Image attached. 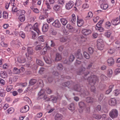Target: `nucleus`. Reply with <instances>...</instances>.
Instances as JSON below:
<instances>
[{"mask_svg":"<svg viewBox=\"0 0 120 120\" xmlns=\"http://www.w3.org/2000/svg\"><path fill=\"white\" fill-rule=\"evenodd\" d=\"M104 95L102 94H101L98 95V101H101L104 98Z\"/></svg>","mask_w":120,"mask_h":120,"instance_id":"obj_45","label":"nucleus"},{"mask_svg":"<svg viewBox=\"0 0 120 120\" xmlns=\"http://www.w3.org/2000/svg\"><path fill=\"white\" fill-rule=\"evenodd\" d=\"M74 89L76 91L80 92L83 97L86 95H87L89 94V92L86 89L84 90L82 87L81 88L80 85L79 84L76 85L74 86Z\"/></svg>","mask_w":120,"mask_h":120,"instance_id":"obj_2","label":"nucleus"},{"mask_svg":"<svg viewBox=\"0 0 120 120\" xmlns=\"http://www.w3.org/2000/svg\"><path fill=\"white\" fill-rule=\"evenodd\" d=\"M58 98L54 96H51L50 97V101L53 103H56V102Z\"/></svg>","mask_w":120,"mask_h":120,"instance_id":"obj_25","label":"nucleus"},{"mask_svg":"<svg viewBox=\"0 0 120 120\" xmlns=\"http://www.w3.org/2000/svg\"><path fill=\"white\" fill-rule=\"evenodd\" d=\"M32 27V26L30 24H28L26 26L25 28V30L27 31H30Z\"/></svg>","mask_w":120,"mask_h":120,"instance_id":"obj_26","label":"nucleus"},{"mask_svg":"<svg viewBox=\"0 0 120 120\" xmlns=\"http://www.w3.org/2000/svg\"><path fill=\"white\" fill-rule=\"evenodd\" d=\"M27 54L30 55H32L34 53V51L32 48L28 47L27 49Z\"/></svg>","mask_w":120,"mask_h":120,"instance_id":"obj_23","label":"nucleus"},{"mask_svg":"<svg viewBox=\"0 0 120 120\" xmlns=\"http://www.w3.org/2000/svg\"><path fill=\"white\" fill-rule=\"evenodd\" d=\"M82 34L85 35H87L91 33V31L89 29H83L82 31Z\"/></svg>","mask_w":120,"mask_h":120,"instance_id":"obj_12","label":"nucleus"},{"mask_svg":"<svg viewBox=\"0 0 120 120\" xmlns=\"http://www.w3.org/2000/svg\"><path fill=\"white\" fill-rule=\"evenodd\" d=\"M43 59L46 63L50 64L52 63L51 60L48 57L46 56L43 57Z\"/></svg>","mask_w":120,"mask_h":120,"instance_id":"obj_22","label":"nucleus"},{"mask_svg":"<svg viewBox=\"0 0 120 120\" xmlns=\"http://www.w3.org/2000/svg\"><path fill=\"white\" fill-rule=\"evenodd\" d=\"M109 105L111 106L115 105L116 104V101L114 98H112L109 101Z\"/></svg>","mask_w":120,"mask_h":120,"instance_id":"obj_20","label":"nucleus"},{"mask_svg":"<svg viewBox=\"0 0 120 120\" xmlns=\"http://www.w3.org/2000/svg\"><path fill=\"white\" fill-rule=\"evenodd\" d=\"M77 23L78 26H81L83 24L84 21L83 19H79V17L78 15L77 16Z\"/></svg>","mask_w":120,"mask_h":120,"instance_id":"obj_9","label":"nucleus"},{"mask_svg":"<svg viewBox=\"0 0 120 120\" xmlns=\"http://www.w3.org/2000/svg\"><path fill=\"white\" fill-rule=\"evenodd\" d=\"M93 14L90 11L88 13V16L86 18V20L91 19L93 16Z\"/></svg>","mask_w":120,"mask_h":120,"instance_id":"obj_33","label":"nucleus"},{"mask_svg":"<svg viewBox=\"0 0 120 120\" xmlns=\"http://www.w3.org/2000/svg\"><path fill=\"white\" fill-rule=\"evenodd\" d=\"M72 18L70 19L69 20L72 25L74 24L76 22V17L75 15L72 14Z\"/></svg>","mask_w":120,"mask_h":120,"instance_id":"obj_14","label":"nucleus"},{"mask_svg":"<svg viewBox=\"0 0 120 120\" xmlns=\"http://www.w3.org/2000/svg\"><path fill=\"white\" fill-rule=\"evenodd\" d=\"M19 19L21 22H24L25 20V17L24 15L19 16Z\"/></svg>","mask_w":120,"mask_h":120,"instance_id":"obj_43","label":"nucleus"},{"mask_svg":"<svg viewBox=\"0 0 120 120\" xmlns=\"http://www.w3.org/2000/svg\"><path fill=\"white\" fill-rule=\"evenodd\" d=\"M85 69V68L82 67L77 72V74L78 75H80L83 73Z\"/></svg>","mask_w":120,"mask_h":120,"instance_id":"obj_27","label":"nucleus"},{"mask_svg":"<svg viewBox=\"0 0 120 120\" xmlns=\"http://www.w3.org/2000/svg\"><path fill=\"white\" fill-rule=\"evenodd\" d=\"M8 113H9L11 114L14 111V109L12 108H11L7 110Z\"/></svg>","mask_w":120,"mask_h":120,"instance_id":"obj_58","label":"nucleus"},{"mask_svg":"<svg viewBox=\"0 0 120 120\" xmlns=\"http://www.w3.org/2000/svg\"><path fill=\"white\" fill-rule=\"evenodd\" d=\"M97 80V77L94 75H91L88 78L87 80L89 84L91 86L90 89L91 91L92 92H94L95 91V88L94 85Z\"/></svg>","mask_w":120,"mask_h":120,"instance_id":"obj_1","label":"nucleus"},{"mask_svg":"<svg viewBox=\"0 0 120 120\" xmlns=\"http://www.w3.org/2000/svg\"><path fill=\"white\" fill-rule=\"evenodd\" d=\"M57 68L58 70H62L63 68V67L62 64L59 63L57 64Z\"/></svg>","mask_w":120,"mask_h":120,"instance_id":"obj_40","label":"nucleus"},{"mask_svg":"<svg viewBox=\"0 0 120 120\" xmlns=\"http://www.w3.org/2000/svg\"><path fill=\"white\" fill-rule=\"evenodd\" d=\"M52 24L54 27L56 28H59L61 26V24L58 19L55 20Z\"/></svg>","mask_w":120,"mask_h":120,"instance_id":"obj_7","label":"nucleus"},{"mask_svg":"<svg viewBox=\"0 0 120 120\" xmlns=\"http://www.w3.org/2000/svg\"><path fill=\"white\" fill-rule=\"evenodd\" d=\"M19 35L22 38L24 39L25 37V33L22 31H20L19 33Z\"/></svg>","mask_w":120,"mask_h":120,"instance_id":"obj_55","label":"nucleus"},{"mask_svg":"<svg viewBox=\"0 0 120 120\" xmlns=\"http://www.w3.org/2000/svg\"><path fill=\"white\" fill-rule=\"evenodd\" d=\"M111 22L113 25H117L120 23V20L118 18H117L112 19L111 21Z\"/></svg>","mask_w":120,"mask_h":120,"instance_id":"obj_11","label":"nucleus"},{"mask_svg":"<svg viewBox=\"0 0 120 120\" xmlns=\"http://www.w3.org/2000/svg\"><path fill=\"white\" fill-rule=\"evenodd\" d=\"M36 63L38 65L42 66L44 64L43 62L41 60L37 59L36 61Z\"/></svg>","mask_w":120,"mask_h":120,"instance_id":"obj_48","label":"nucleus"},{"mask_svg":"<svg viewBox=\"0 0 120 120\" xmlns=\"http://www.w3.org/2000/svg\"><path fill=\"white\" fill-rule=\"evenodd\" d=\"M17 60L20 63H24L26 62V59L23 56H20L18 58Z\"/></svg>","mask_w":120,"mask_h":120,"instance_id":"obj_13","label":"nucleus"},{"mask_svg":"<svg viewBox=\"0 0 120 120\" xmlns=\"http://www.w3.org/2000/svg\"><path fill=\"white\" fill-rule=\"evenodd\" d=\"M13 72L14 74H18L20 73V71L19 69L15 67L14 68Z\"/></svg>","mask_w":120,"mask_h":120,"instance_id":"obj_41","label":"nucleus"},{"mask_svg":"<svg viewBox=\"0 0 120 120\" xmlns=\"http://www.w3.org/2000/svg\"><path fill=\"white\" fill-rule=\"evenodd\" d=\"M68 108L70 110L73 111L75 109L74 103H71L68 105Z\"/></svg>","mask_w":120,"mask_h":120,"instance_id":"obj_19","label":"nucleus"},{"mask_svg":"<svg viewBox=\"0 0 120 120\" xmlns=\"http://www.w3.org/2000/svg\"><path fill=\"white\" fill-rule=\"evenodd\" d=\"M61 56L60 54L59 53H57L56 54V57L55 60L56 61H59L61 59Z\"/></svg>","mask_w":120,"mask_h":120,"instance_id":"obj_35","label":"nucleus"},{"mask_svg":"<svg viewBox=\"0 0 120 120\" xmlns=\"http://www.w3.org/2000/svg\"><path fill=\"white\" fill-rule=\"evenodd\" d=\"M101 8L103 10L107 9L108 7V4H105L102 3L100 6Z\"/></svg>","mask_w":120,"mask_h":120,"instance_id":"obj_30","label":"nucleus"},{"mask_svg":"<svg viewBox=\"0 0 120 120\" xmlns=\"http://www.w3.org/2000/svg\"><path fill=\"white\" fill-rule=\"evenodd\" d=\"M37 80L35 79H31L29 82L30 86H32L35 84L37 82Z\"/></svg>","mask_w":120,"mask_h":120,"instance_id":"obj_38","label":"nucleus"},{"mask_svg":"<svg viewBox=\"0 0 120 120\" xmlns=\"http://www.w3.org/2000/svg\"><path fill=\"white\" fill-rule=\"evenodd\" d=\"M70 84V82L68 81L63 82L62 83V85L64 86L67 87Z\"/></svg>","mask_w":120,"mask_h":120,"instance_id":"obj_59","label":"nucleus"},{"mask_svg":"<svg viewBox=\"0 0 120 120\" xmlns=\"http://www.w3.org/2000/svg\"><path fill=\"white\" fill-rule=\"evenodd\" d=\"M43 98L44 100L45 101H50V98H49L47 97L46 95H44L43 97H42L41 98Z\"/></svg>","mask_w":120,"mask_h":120,"instance_id":"obj_44","label":"nucleus"},{"mask_svg":"<svg viewBox=\"0 0 120 120\" xmlns=\"http://www.w3.org/2000/svg\"><path fill=\"white\" fill-rule=\"evenodd\" d=\"M5 95V91L3 89L0 90V96L3 97H4Z\"/></svg>","mask_w":120,"mask_h":120,"instance_id":"obj_34","label":"nucleus"},{"mask_svg":"<svg viewBox=\"0 0 120 120\" xmlns=\"http://www.w3.org/2000/svg\"><path fill=\"white\" fill-rule=\"evenodd\" d=\"M60 20L61 24L64 26L66 25L68 22L67 19L66 18H61Z\"/></svg>","mask_w":120,"mask_h":120,"instance_id":"obj_18","label":"nucleus"},{"mask_svg":"<svg viewBox=\"0 0 120 120\" xmlns=\"http://www.w3.org/2000/svg\"><path fill=\"white\" fill-rule=\"evenodd\" d=\"M45 90L44 89H41L38 93V95L39 96L38 98H40L44 96V94L45 93Z\"/></svg>","mask_w":120,"mask_h":120,"instance_id":"obj_24","label":"nucleus"},{"mask_svg":"<svg viewBox=\"0 0 120 120\" xmlns=\"http://www.w3.org/2000/svg\"><path fill=\"white\" fill-rule=\"evenodd\" d=\"M86 101L88 103H92L94 99L92 98L89 97L86 98Z\"/></svg>","mask_w":120,"mask_h":120,"instance_id":"obj_42","label":"nucleus"},{"mask_svg":"<svg viewBox=\"0 0 120 120\" xmlns=\"http://www.w3.org/2000/svg\"><path fill=\"white\" fill-rule=\"evenodd\" d=\"M79 112L80 113H82L83 109L86 107V105L84 102L80 101L79 103Z\"/></svg>","mask_w":120,"mask_h":120,"instance_id":"obj_5","label":"nucleus"},{"mask_svg":"<svg viewBox=\"0 0 120 120\" xmlns=\"http://www.w3.org/2000/svg\"><path fill=\"white\" fill-rule=\"evenodd\" d=\"M38 26L37 23H36L33 27V30L34 31H32V38L34 39L36 38L40 33Z\"/></svg>","mask_w":120,"mask_h":120,"instance_id":"obj_3","label":"nucleus"},{"mask_svg":"<svg viewBox=\"0 0 120 120\" xmlns=\"http://www.w3.org/2000/svg\"><path fill=\"white\" fill-rule=\"evenodd\" d=\"M108 76L110 77L112 73V70L111 69H109L107 71Z\"/></svg>","mask_w":120,"mask_h":120,"instance_id":"obj_56","label":"nucleus"},{"mask_svg":"<svg viewBox=\"0 0 120 120\" xmlns=\"http://www.w3.org/2000/svg\"><path fill=\"white\" fill-rule=\"evenodd\" d=\"M49 28V26L47 24H44L42 27V30L43 32H46L48 30Z\"/></svg>","mask_w":120,"mask_h":120,"instance_id":"obj_17","label":"nucleus"},{"mask_svg":"<svg viewBox=\"0 0 120 120\" xmlns=\"http://www.w3.org/2000/svg\"><path fill=\"white\" fill-rule=\"evenodd\" d=\"M74 3L72 1H70L66 3L65 5V8L67 10H69L72 8L74 5Z\"/></svg>","mask_w":120,"mask_h":120,"instance_id":"obj_6","label":"nucleus"},{"mask_svg":"<svg viewBox=\"0 0 120 120\" xmlns=\"http://www.w3.org/2000/svg\"><path fill=\"white\" fill-rule=\"evenodd\" d=\"M63 118V115L59 113H57L55 116V120H62Z\"/></svg>","mask_w":120,"mask_h":120,"instance_id":"obj_16","label":"nucleus"},{"mask_svg":"<svg viewBox=\"0 0 120 120\" xmlns=\"http://www.w3.org/2000/svg\"><path fill=\"white\" fill-rule=\"evenodd\" d=\"M38 85L41 87H43L44 86L43 81L41 79H39L38 80Z\"/></svg>","mask_w":120,"mask_h":120,"instance_id":"obj_53","label":"nucleus"},{"mask_svg":"<svg viewBox=\"0 0 120 120\" xmlns=\"http://www.w3.org/2000/svg\"><path fill=\"white\" fill-rule=\"evenodd\" d=\"M82 4V2L80 0H77L75 3V5L76 6H78L81 5Z\"/></svg>","mask_w":120,"mask_h":120,"instance_id":"obj_60","label":"nucleus"},{"mask_svg":"<svg viewBox=\"0 0 120 120\" xmlns=\"http://www.w3.org/2000/svg\"><path fill=\"white\" fill-rule=\"evenodd\" d=\"M26 56L27 59L30 61H31L32 60V57L31 55H29V54H27V53L26 54Z\"/></svg>","mask_w":120,"mask_h":120,"instance_id":"obj_63","label":"nucleus"},{"mask_svg":"<svg viewBox=\"0 0 120 120\" xmlns=\"http://www.w3.org/2000/svg\"><path fill=\"white\" fill-rule=\"evenodd\" d=\"M45 70V68H41L39 71V73L41 74H42Z\"/></svg>","mask_w":120,"mask_h":120,"instance_id":"obj_62","label":"nucleus"},{"mask_svg":"<svg viewBox=\"0 0 120 120\" xmlns=\"http://www.w3.org/2000/svg\"><path fill=\"white\" fill-rule=\"evenodd\" d=\"M84 57L86 59H89L90 58L89 55L86 52H85L83 53Z\"/></svg>","mask_w":120,"mask_h":120,"instance_id":"obj_54","label":"nucleus"},{"mask_svg":"<svg viewBox=\"0 0 120 120\" xmlns=\"http://www.w3.org/2000/svg\"><path fill=\"white\" fill-rule=\"evenodd\" d=\"M60 9V6L58 4H56L53 7L54 10L56 11H59Z\"/></svg>","mask_w":120,"mask_h":120,"instance_id":"obj_29","label":"nucleus"},{"mask_svg":"<svg viewBox=\"0 0 120 120\" xmlns=\"http://www.w3.org/2000/svg\"><path fill=\"white\" fill-rule=\"evenodd\" d=\"M38 40L41 42H44L45 40V37L43 36H40L38 38Z\"/></svg>","mask_w":120,"mask_h":120,"instance_id":"obj_51","label":"nucleus"},{"mask_svg":"<svg viewBox=\"0 0 120 120\" xmlns=\"http://www.w3.org/2000/svg\"><path fill=\"white\" fill-rule=\"evenodd\" d=\"M8 13L5 11H4L3 13V16L4 18H8Z\"/></svg>","mask_w":120,"mask_h":120,"instance_id":"obj_61","label":"nucleus"},{"mask_svg":"<svg viewBox=\"0 0 120 120\" xmlns=\"http://www.w3.org/2000/svg\"><path fill=\"white\" fill-rule=\"evenodd\" d=\"M50 34L52 35H55L57 34V32L55 29L51 28L50 29Z\"/></svg>","mask_w":120,"mask_h":120,"instance_id":"obj_28","label":"nucleus"},{"mask_svg":"<svg viewBox=\"0 0 120 120\" xmlns=\"http://www.w3.org/2000/svg\"><path fill=\"white\" fill-rule=\"evenodd\" d=\"M120 91L119 90L116 89L114 90L113 92V94L115 96H117L119 94Z\"/></svg>","mask_w":120,"mask_h":120,"instance_id":"obj_52","label":"nucleus"},{"mask_svg":"<svg viewBox=\"0 0 120 120\" xmlns=\"http://www.w3.org/2000/svg\"><path fill=\"white\" fill-rule=\"evenodd\" d=\"M60 41L61 42H66V43L69 42L70 40L68 39L67 37H63L60 38Z\"/></svg>","mask_w":120,"mask_h":120,"instance_id":"obj_21","label":"nucleus"},{"mask_svg":"<svg viewBox=\"0 0 120 120\" xmlns=\"http://www.w3.org/2000/svg\"><path fill=\"white\" fill-rule=\"evenodd\" d=\"M109 115L112 119L116 118L118 116V111L116 109H112L110 112Z\"/></svg>","mask_w":120,"mask_h":120,"instance_id":"obj_4","label":"nucleus"},{"mask_svg":"<svg viewBox=\"0 0 120 120\" xmlns=\"http://www.w3.org/2000/svg\"><path fill=\"white\" fill-rule=\"evenodd\" d=\"M75 55L76 58L80 59H81L83 58V56L81 52V51L80 49H78L76 53H75Z\"/></svg>","mask_w":120,"mask_h":120,"instance_id":"obj_10","label":"nucleus"},{"mask_svg":"<svg viewBox=\"0 0 120 120\" xmlns=\"http://www.w3.org/2000/svg\"><path fill=\"white\" fill-rule=\"evenodd\" d=\"M75 58V57L73 55H71L70 56L69 58V60L71 63L73 61Z\"/></svg>","mask_w":120,"mask_h":120,"instance_id":"obj_46","label":"nucleus"},{"mask_svg":"<svg viewBox=\"0 0 120 120\" xmlns=\"http://www.w3.org/2000/svg\"><path fill=\"white\" fill-rule=\"evenodd\" d=\"M97 44V46L98 49L100 50H102L103 49L104 46V44Z\"/></svg>","mask_w":120,"mask_h":120,"instance_id":"obj_39","label":"nucleus"},{"mask_svg":"<svg viewBox=\"0 0 120 120\" xmlns=\"http://www.w3.org/2000/svg\"><path fill=\"white\" fill-rule=\"evenodd\" d=\"M66 27L69 29V30L70 32H71L72 31V30L73 29V27L70 24H68Z\"/></svg>","mask_w":120,"mask_h":120,"instance_id":"obj_50","label":"nucleus"},{"mask_svg":"<svg viewBox=\"0 0 120 120\" xmlns=\"http://www.w3.org/2000/svg\"><path fill=\"white\" fill-rule=\"evenodd\" d=\"M111 22L109 21L106 22L105 23V27L107 28H109L111 26Z\"/></svg>","mask_w":120,"mask_h":120,"instance_id":"obj_57","label":"nucleus"},{"mask_svg":"<svg viewBox=\"0 0 120 120\" xmlns=\"http://www.w3.org/2000/svg\"><path fill=\"white\" fill-rule=\"evenodd\" d=\"M54 2V0H46L45 4L47 6V8L49 9H50L51 8L49 4H52Z\"/></svg>","mask_w":120,"mask_h":120,"instance_id":"obj_15","label":"nucleus"},{"mask_svg":"<svg viewBox=\"0 0 120 120\" xmlns=\"http://www.w3.org/2000/svg\"><path fill=\"white\" fill-rule=\"evenodd\" d=\"M25 13V11L24 10H18L17 13V15L20 16L24 15Z\"/></svg>","mask_w":120,"mask_h":120,"instance_id":"obj_31","label":"nucleus"},{"mask_svg":"<svg viewBox=\"0 0 120 120\" xmlns=\"http://www.w3.org/2000/svg\"><path fill=\"white\" fill-rule=\"evenodd\" d=\"M0 75L1 77L3 78H6L7 76V74L5 71H1Z\"/></svg>","mask_w":120,"mask_h":120,"instance_id":"obj_32","label":"nucleus"},{"mask_svg":"<svg viewBox=\"0 0 120 120\" xmlns=\"http://www.w3.org/2000/svg\"><path fill=\"white\" fill-rule=\"evenodd\" d=\"M93 116L94 118L98 120L100 119L101 117V115L96 114H94Z\"/></svg>","mask_w":120,"mask_h":120,"instance_id":"obj_47","label":"nucleus"},{"mask_svg":"<svg viewBox=\"0 0 120 120\" xmlns=\"http://www.w3.org/2000/svg\"><path fill=\"white\" fill-rule=\"evenodd\" d=\"M107 62L109 65H112L114 64V60L112 58H110L108 60Z\"/></svg>","mask_w":120,"mask_h":120,"instance_id":"obj_37","label":"nucleus"},{"mask_svg":"<svg viewBox=\"0 0 120 120\" xmlns=\"http://www.w3.org/2000/svg\"><path fill=\"white\" fill-rule=\"evenodd\" d=\"M38 43L37 41L35 42V44L36 45L35 46V49L36 51H38L41 49L43 48L45 45L44 44H42L39 45H37Z\"/></svg>","mask_w":120,"mask_h":120,"instance_id":"obj_8","label":"nucleus"},{"mask_svg":"<svg viewBox=\"0 0 120 120\" xmlns=\"http://www.w3.org/2000/svg\"><path fill=\"white\" fill-rule=\"evenodd\" d=\"M47 47H45L43 48L41 52V54L42 55H44L45 54L47 51V48H48V47L47 46H46Z\"/></svg>","mask_w":120,"mask_h":120,"instance_id":"obj_49","label":"nucleus"},{"mask_svg":"<svg viewBox=\"0 0 120 120\" xmlns=\"http://www.w3.org/2000/svg\"><path fill=\"white\" fill-rule=\"evenodd\" d=\"M111 34V33L109 31H108L106 32L105 33V35L106 37L109 38Z\"/></svg>","mask_w":120,"mask_h":120,"instance_id":"obj_64","label":"nucleus"},{"mask_svg":"<svg viewBox=\"0 0 120 120\" xmlns=\"http://www.w3.org/2000/svg\"><path fill=\"white\" fill-rule=\"evenodd\" d=\"M120 44V39H118L117 40L115 43V44L114 45V46L115 48L120 49V47L117 45H119Z\"/></svg>","mask_w":120,"mask_h":120,"instance_id":"obj_36","label":"nucleus"}]
</instances>
